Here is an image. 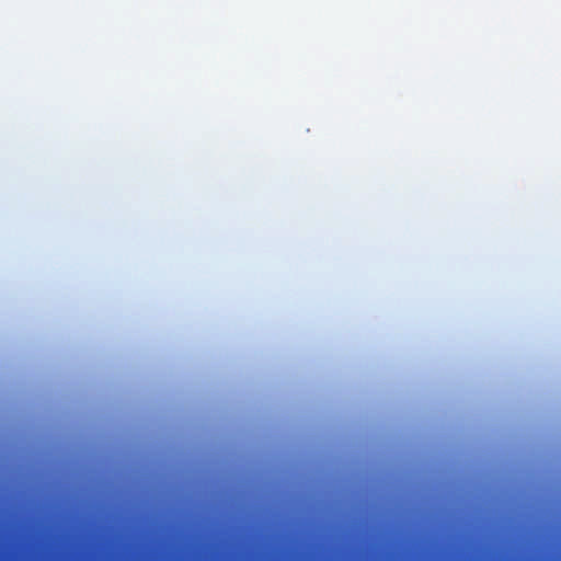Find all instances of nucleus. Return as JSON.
Returning <instances> with one entry per match:
<instances>
[{
    "label": "nucleus",
    "instance_id": "obj_1",
    "mask_svg": "<svg viewBox=\"0 0 561 561\" xmlns=\"http://www.w3.org/2000/svg\"><path fill=\"white\" fill-rule=\"evenodd\" d=\"M450 561H454L453 558L450 559Z\"/></svg>",
    "mask_w": 561,
    "mask_h": 561
}]
</instances>
